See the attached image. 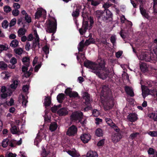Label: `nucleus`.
Instances as JSON below:
<instances>
[{"mask_svg":"<svg viewBox=\"0 0 157 157\" xmlns=\"http://www.w3.org/2000/svg\"><path fill=\"white\" fill-rule=\"evenodd\" d=\"M105 65V61L101 57L98 58L96 63L88 60H85L84 63L85 67L90 69L92 72L103 80L106 78L109 73L108 69Z\"/></svg>","mask_w":157,"mask_h":157,"instance_id":"f257e3e1","label":"nucleus"},{"mask_svg":"<svg viewBox=\"0 0 157 157\" xmlns=\"http://www.w3.org/2000/svg\"><path fill=\"white\" fill-rule=\"evenodd\" d=\"M101 92L103 93L104 94H106V104H105V105L108 106L109 109L112 108L114 105V99L108 86L103 85L102 86Z\"/></svg>","mask_w":157,"mask_h":157,"instance_id":"f03ea898","label":"nucleus"},{"mask_svg":"<svg viewBox=\"0 0 157 157\" xmlns=\"http://www.w3.org/2000/svg\"><path fill=\"white\" fill-rule=\"evenodd\" d=\"M154 43L156 44L154 51V54L152 53H145L143 56V59L147 62H150L151 63L156 62L157 59V38L155 39Z\"/></svg>","mask_w":157,"mask_h":157,"instance_id":"7ed1b4c3","label":"nucleus"},{"mask_svg":"<svg viewBox=\"0 0 157 157\" xmlns=\"http://www.w3.org/2000/svg\"><path fill=\"white\" fill-rule=\"evenodd\" d=\"M47 24V31L49 33H54L56 31L57 28V21L54 18L52 19H49L46 22Z\"/></svg>","mask_w":157,"mask_h":157,"instance_id":"20e7f679","label":"nucleus"},{"mask_svg":"<svg viewBox=\"0 0 157 157\" xmlns=\"http://www.w3.org/2000/svg\"><path fill=\"white\" fill-rule=\"evenodd\" d=\"M83 116L82 112L81 111H76L73 113L70 116V119L72 121H77L80 122L82 120Z\"/></svg>","mask_w":157,"mask_h":157,"instance_id":"39448f33","label":"nucleus"},{"mask_svg":"<svg viewBox=\"0 0 157 157\" xmlns=\"http://www.w3.org/2000/svg\"><path fill=\"white\" fill-rule=\"evenodd\" d=\"M82 97L85 100V104L87 105L84 109L85 111H87L91 109L90 95L87 92H84L83 93Z\"/></svg>","mask_w":157,"mask_h":157,"instance_id":"423d86ee","label":"nucleus"},{"mask_svg":"<svg viewBox=\"0 0 157 157\" xmlns=\"http://www.w3.org/2000/svg\"><path fill=\"white\" fill-rule=\"evenodd\" d=\"M113 14L108 9H105L104 10L103 20L106 22H110L113 20Z\"/></svg>","mask_w":157,"mask_h":157,"instance_id":"0eeeda50","label":"nucleus"},{"mask_svg":"<svg viewBox=\"0 0 157 157\" xmlns=\"http://www.w3.org/2000/svg\"><path fill=\"white\" fill-rule=\"evenodd\" d=\"M77 127L75 125H73L68 128L66 134L69 136H74L77 134Z\"/></svg>","mask_w":157,"mask_h":157,"instance_id":"6e6552de","label":"nucleus"},{"mask_svg":"<svg viewBox=\"0 0 157 157\" xmlns=\"http://www.w3.org/2000/svg\"><path fill=\"white\" fill-rule=\"evenodd\" d=\"M89 27L88 22L87 21L83 20L82 27L79 29V32L81 35H83L86 32Z\"/></svg>","mask_w":157,"mask_h":157,"instance_id":"1a4fd4ad","label":"nucleus"},{"mask_svg":"<svg viewBox=\"0 0 157 157\" xmlns=\"http://www.w3.org/2000/svg\"><path fill=\"white\" fill-rule=\"evenodd\" d=\"M43 15L44 18H46V11L42 9V10H37L35 13V16L36 19H38Z\"/></svg>","mask_w":157,"mask_h":157,"instance_id":"9d476101","label":"nucleus"},{"mask_svg":"<svg viewBox=\"0 0 157 157\" xmlns=\"http://www.w3.org/2000/svg\"><path fill=\"white\" fill-rule=\"evenodd\" d=\"M81 140L84 143H87L91 139V136L89 133H85L82 135L80 136Z\"/></svg>","mask_w":157,"mask_h":157,"instance_id":"9b49d317","label":"nucleus"},{"mask_svg":"<svg viewBox=\"0 0 157 157\" xmlns=\"http://www.w3.org/2000/svg\"><path fill=\"white\" fill-rule=\"evenodd\" d=\"M121 138V135L119 133H115L112 136V140L113 142L115 143L119 141Z\"/></svg>","mask_w":157,"mask_h":157,"instance_id":"f8f14e48","label":"nucleus"},{"mask_svg":"<svg viewBox=\"0 0 157 157\" xmlns=\"http://www.w3.org/2000/svg\"><path fill=\"white\" fill-rule=\"evenodd\" d=\"M127 119L130 122H134L138 119L137 115L135 113H130L128 116Z\"/></svg>","mask_w":157,"mask_h":157,"instance_id":"ddd939ff","label":"nucleus"},{"mask_svg":"<svg viewBox=\"0 0 157 157\" xmlns=\"http://www.w3.org/2000/svg\"><path fill=\"white\" fill-rule=\"evenodd\" d=\"M68 112L66 108H63L59 109L57 111V114L59 116H65L67 115Z\"/></svg>","mask_w":157,"mask_h":157,"instance_id":"4468645a","label":"nucleus"},{"mask_svg":"<svg viewBox=\"0 0 157 157\" xmlns=\"http://www.w3.org/2000/svg\"><path fill=\"white\" fill-rule=\"evenodd\" d=\"M142 90V95L143 98L144 99L149 94V90L148 88L144 86H143L141 87Z\"/></svg>","mask_w":157,"mask_h":157,"instance_id":"2eb2a0df","label":"nucleus"},{"mask_svg":"<svg viewBox=\"0 0 157 157\" xmlns=\"http://www.w3.org/2000/svg\"><path fill=\"white\" fill-rule=\"evenodd\" d=\"M22 139L20 138V140L18 141H17L15 140H10V147H14L15 146V144L18 145H20L22 144Z\"/></svg>","mask_w":157,"mask_h":157,"instance_id":"dca6fc26","label":"nucleus"},{"mask_svg":"<svg viewBox=\"0 0 157 157\" xmlns=\"http://www.w3.org/2000/svg\"><path fill=\"white\" fill-rule=\"evenodd\" d=\"M79 9L77 8L76 10L73 11L72 13V15L74 17V20H75V23L78 26V25L77 22V20L76 19V18L79 15Z\"/></svg>","mask_w":157,"mask_h":157,"instance_id":"f3484780","label":"nucleus"},{"mask_svg":"<svg viewBox=\"0 0 157 157\" xmlns=\"http://www.w3.org/2000/svg\"><path fill=\"white\" fill-rule=\"evenodd\" d=\"M124 90L127 94L132 97L134 96V92L131 87L129 86H125L124 87Z\"/></svg>","mask_w":157,"mask_h":157,"instance_id":"a211bd4d","label":"nucleus"},{"mask_svg":"<svg viewBox=\"0 0 157 157\" xmlns=\"http://www.w3.org/2000/svg\"><path fill=\"white\" fill-rule=\"evenodd\" d=\"M51 102V98L48 96H45V98L44 99V104L46 108H47V107H48L50 105Z\"/></svg>","mask_w":157,"mask_h":157,"instance_id":"6ab92c4d","label":"nucleus"},{"mask_svg":"<svg viewBox=\"0 0 157 157\" xmlns=\"http://www.w3.org/2000/svg\"><path fill=\"white\" fill-rule=\"evenodd\" d=\"M140 10L141 13L143 17L147 19H148L149 17V16L146 10L143 7H141V6H140Z\"/></svg>","mask_w":157,"mask_h":157,"instance_id":"aec40b11","label":"nucleus"},{"mask_svg":"<svg viewBox=\"0 0 157 157\" xmlns=\"http://www.w3.org/2000/svg\"><path fill=\"white\" fill-rule=\"evenodd\" d=\"M65 98V95L63 93H60L57 96V99L59 103H62Z\"/></svg>","mask_w":157,"mask_h":157,"instance_id":"412c9836","label":"nucleus"},{"mask_svg":"<svg viewBox=\"0 0 157 157\" xmlns=\"http://www.w3.org/2000/svg\"><path fill=\"white\" fill-rule=\"evenodd\" d=\"M11 132L13 134H17L18 135L20 134L19 133L20 132L17 126L16 125H14L12 127Z\"/></svg>","mask_w":157,"mask_h":157,"instance_id":"4be33fe9","label":"nucleus"},{"mask_svg":"<svg viewBox=\"0 0 157 157\" xmlns=\"http://www.w3.org/2000/svg\"><path fill=\"white\" fill-rule=\"evenodd\" d=\"M148 117L150 118L153 119L154 121H157V110L150 113Z\"/></svg>","mask_w":157,"mask_h":157,"instance_id":"5701e85b","label":"nucleus"},{"mask_svg":"<svg viewBox=\"0 0 157 157\" xmlns=\"http://www.w3.org/2000/svg\"><path fill=\"white\" fill-rule=\"evenodd\" d=\"M49 46H48L47 44L45 45L43 48V50L46 55V58H47L48 57V54L49 53Z\"/></svg>","mask_w":157,"mask_h":157,"instance_id":"b1692460","label":"nucleus"},{"mask_svg":"<svg viewBox=\"0 0 157 157\" xmlns=\"http://www.w3.org/2000/svg\"><path fill=\"white\" fill-rule=\"evenodd\" d=\"M87 157H98L97 153L96 151H90L86 154Z\"/></svg>","mask_w":157,"mask_h":157,"instance_id":"393cba45","label":"nucleus"},{"mask_svg":"<svg viewBox=\"0 0 157 157\" xmlns=\"http://www.w3.org/2000/svg\"><path fill=\"white\" fill-rule=\"evenodd\" d=\"M22 61L24 65L27 67H29L30 61V59L29 57H25L22 58Z\"/></svg>","mask_w":157,"mask_h":157,"instance_id":"a878e982","label":"nucleus"},{"mask_svg":"<svg viewBox=\"0 0 157 157\" xmlns=\"http://www.w3.org/2000/svg\"><path fill=\"white\" fill-rule=\"evenodd\" d=\"M10 140L8 139H4L2 143V146L4 148L6 147L8 145L10 146Z\"/></svg>","mask_w":157,"mask_h":157,"instance_id":"bb28decb","label":"nucleus"},{"mask_svg":"<svg viewBox=\"0 0 157 157\" xmlns=\"http://www.w3.org/2000/svg\"><path fill=\"white\" fill-rule=\"evenodd\" d=\"M103 14H104V11L97 10L96 12L95 15L98 20L102 17L103 19Z\"/></svg>","mask_w":157,"mask_h":157,"instance_id":"cd10ccee","label":"nucleus"},{"mask_svg":"<svg viewBox=\"0 0 157 157\" xmlns=\"http://www.w3.org/2000/svg\"><path fill=\"white\" fill-rule=\"evenodd\" d=\"M140 69L142 71L145 72L147 71L148 68L145 63H142L140 65Z\"/></svg>","mask_w":157,"mask_h":157,"instance_id":"c85d7f7f","label":"nucleus"},{"mask_svg":"<svg viewBox=\"0 0 157 157\" xmlns=\"http://www.w3.org/2000/svg\"><path fill=\"white\" fill-rule=\"evenodd\" d=\"M88 2H91V5L94 6H96L99 4L102 0H87Z\"/></svg>","mask_w":157,"mask_h":157,"instance_id":"c756f323","label":"nucleus"},{"mask_svg":"<svg viewBox=\"0 0 157 157\" xmlns=\"http://www.w3.org/2000/svg\"><path fill=\"white\" fill-rule=\"evenodd\" d=\"M57 125L56 123H51L49 126V130L52 132L55 131L57 128Z\"/></svg>","mask_w":157,"mask_h":157,"instance_id":"7c9ffc66","label":"nucleus"},{"mask_svg":"<svg viewBox=\"0 0 157 157\" xmlns=\"http://www.w3.org/2000/svg\"><path fill=\"white\" fill-rule=\"evenodd\" d=\"M8 67L7 64L3 61L0 62V68L3 70H6Z\"/></svg>","mask_w":157,"mask_h":157,"instance_id":"2f4dec72","label":"nucleus"},{"mask_svg":"<svg viewBox=\"0 0 157 157\" xmlns=\"http://www.w3.org/2000/svg\"><path fill=\"white\" fill-rule=\"evenodd\" d=\"M67 153L73 157H79V155L75 151L69 150L67 151Z\"/></svg>","mask_w":157,"mask_h":157,"instance_id":"473e14b6","label":"nucleus"},{"mask_svg":"<svg viewBox=\"0 0 157 157\" xmlns=\"http://www.w3.org/2000/svg\"><path fill=\"white\" fill-rule=\"evenodd\" d=\"M95 133L97 136L98 137L102 136L103 135V131L100 128H98L96 130Z\"/></svg>","mask_w":157,"mask_h":157,"instance_id":"72a5a7b5","label":"nucleus"},{"mask_svg":"<svg viewBox=\"0 0 157 157\" xmlns=\"http://www.w3.org/2000/svg\"><path fill=\"white\" fill-rule=\"evenodd\" d=\"M18 84V82L17 80L13 81V83L11 85L10 87L11 88L15 89L17 87Z\"/></svg>","mask_w":157,"mask_h":157,"instance_id":"f704fd0d","label":"nucleus"},{"mask_svg":"<svg viewBox=\"0 0 157 157\" xmlns=\"http://www.w3.org/2000/svg\"><path fill=\"white\" fill-rule=\"evenodd\" d=\"M18 45V41L16 40H13L10 44V46L13 48H16Z\"/></svg>","mask_w":157,"mask_h":157,"instance_id":"c9c22d12","label":"nucleus"},{"mask_svg":"<svg viewBox=\"0 0 157 157\" xmlns=\"http://www.w3.org/2000/svg\"><path fill=\"white\" fill-rule=\"evenodd\" d=\"M4 104L8 106H12L14 105V100L13 98H11L10 101H6Z\"/></svg>","mask_w":157,"mask_h":157,"instance_id":"e433bc0d","label":"nucleus"},{"mask_svg":"<svg viewBox=\"0 0 157 157\" xmlns=\"http://www.w3.org/2000/svg\"><path fill=\"white\" fill-rule=\"evenodd\" d=\"M112 128H113L116 132H119L120 131V129L118 126L114 123H112L111 125L110 126Z\"/></svg>","mask_w":157,"mask_h":157,"instance_id":"4c0bfd02","label":"nucleus"},{"mask_svg":"<svg viewBox=\"0 0 157 157\" xmlns=\"http://www.w3.org/2000/svg\"><path fill=\"white\" fill-rule=\"evenodd\" d=\"M140 134V133L138 132H136L135 133L133 132L130 135L129 138L131 139L132 140L136 138L138 135Z\"/></svg>","mask_w":157,"mask_h":157,"instance_id":"58836bf2","label":"nucleus"},{"mask_svg":"<svg viewBox=\"0 0 157 157\" xmlns=\"http://www.w3.org/2000/svg\"><path fill=\"white\" fill-rule=\"evenodd\" d=\"M154 4L153 8L154 12L155 14L157 13V0H153Z\"/></svg>","mask_w":157,"mask_h":157,"instance_id":"ea45409f","label":"nucleus"},{"mask_svg":"<svg viewBox=\"0 0 157 157\" xmlns=\"http://www.w3.org/2000/svg\"><path fill=\"white\" fill-rule=\"evenodd\" d=\"M26 31V30L25 29L21 28L18 31V35H23L25 34Z\"/></svg>","mask_w":157,"mask_h":157,"instance_id":"a19ab883","label":"nucleus"},{"mask_svg":"<svg viewBox=\"0 0 157 157\" xmlns=\"http://www.w3.org/2000/svg\"><path fill=\"white\" fill-rule=\"evenodd\" d=\"M3 9L4 11L6 13H9L12 10L11 8L9 6H5Z\"/></svg>","mask_w":157,"mask_h":157,"instance_id":"79ce46f5","label":"nucleus"},{"mask_svg":"<svg viewBox=\"0 0 157 157\" xmlns=\"http://www.w3.org/2000/svg\"><path fill=\"white\" fill-rule=\"evenodd\" d=\"M147 151L149 155H153L156 151L153 148L150 147L148 149Z\"/></svg>","mask_w":157,"mask_h":157,"instance_id":"37998d69","label":"nucleus"},{"mask_svg":"<svg viewBox=\"0 0 157 157\" xmlns=\"http://www.w3.org/2000/svg\"><path fill=\"white\" fill-rule=\"evenodd\" d=\"M69 96L70 98H78V94L77 92L76 91H73L71 92Z\"/></svg>","mask_w":157,"mask_h":157,"instance_id":"c03bdc74","label":"nucleus"},{"mask_svg":"<svg viewBox=\"0 0 157 157\" xmlns=\"http://www.w3.org/2000/svg\"><path fill=\"white\" fill-rule=\"evenodd\" d=\"M14 51L16 54L18 55H21L22 54L23 50L21 48H20L15 49H14Z\"/></svg>","mask_w":157,"mask_h":157,"instance_id":"a18cd8bd","label":"nucleus"},{"mask_svg":"<svg viewBox=\"0 0 157 157\" xmlns=\"http://www.w3.org/2000/svg\"><path fill=\"white\" fill-rule=\"evenodd\" d=\"M2 27L5 29L7 28L9 25V23L7 20H4L2 23Z\"/></svg>","mask_w":157,"mask_h":157,"instance_id":"49530a36","label":"nucleus"},{"mask_svg":"<svg viewBox=\"0 0 157 157\" xmlns=\"http://www.w3.org/2000/svg\"><path fill=\"white\" fill-rule=\"evenodd\" d=\"M126 33L125 30L121 29V30L120 32V34L121 37L123 39H125L126 38V36L124 35V34H126Z\"/></svg>","mask_w":157,"mask_h":157,"instance_id":"de8ad7c7","label":"nucleus"},{"mask_svg":"<svg viewBox=\"0 0 157 157\" xmlns=\"http://www.w3.org/2000/svg\"><path fill=\"white\" fill-rule=\"evenodd\" d=\"M8 49L7 47L4 45L0 44V53L2 52L3 51H6Z\"/></svg>","mask_w":157,"mask_h":157,"instance_id":"09e8293b","label":"nucleus"},{"mask_svg":"<svg viewBox=\"0 0 157 157\" xmlns=\"http://www.w3.org/2000/svg\"><path fill=\"white\" fill-rule=\"evenodd\" d=\"M22 105L24 106V107H26V104L28 102L27 100L25 98V96L22 95Z\"/></svg>","mask_w":157,"mask_h":157,"instance_id":"8fccbe9b","label":"nucleus"},{"mask_svg":"<svg viewBox=\"0 0 157 157\" xmlns=\"http://www.w3.org/2000/svg\"><path fill=\"white\" fill-rule=\"evenodd\" d=\"M99 112L97 109H94L92 112V115L95 117H98L99 115Z\"/></svg>","mask_w":157,"mask_h":157,"instance_id":"3c124183","label":"nucleus"},{"mask_svg":"<svg viewBox=\"0 0 157 157\" xmlns=\"http://www.w3.org/2000/svg\"><path fill=\"white\" fill-rule=\"evenodd\" d=\"M8 96H10V93L7 94L6 93H3L0 94V96L2 98L5 99Z\"/></svg>","mask_w":157,"mask_h":157,"instance_id":"603ef678","label":"nucleus"},{"mask_svg":"<svg viewBox=\"0 0 157 157\" xmlns=\"http://www.w3.org/2000/svg\"><path fill=\"white\" fill-rule=\"evenodd\" d=\"M16 18H14L13 19L10 21V24H9V26L10 27H11L14 25L16 24Z\"/></svg>","mask_w":157,"mask_h":157,"instance_id":"864d4df0","label":"nucleus"},{"mask_svg":"<svg viewBox=\"0 0 157 157\" xmlns=\"http://www.w3.org/2000/svg\"><path fill=\"white\" fill-rule=\"evenodd\" d=\"M71 90L72 89L70 88H67L65 90V93L67 95L69 96L72 92V91Z\"/></svg>","mask_w":157,"mask_h":157,"instance_id":"5fc2aeb1","label":"nucleus"},{"mask_svg":"<svg viewBox=\"0 0 157 157\" xmlns=\"http://www.w3.org/2000/svg\"><path fill=\"white\" fill-rule=\"evenodd\" d=\"M93 40V38H89L88 39L86 40L85 42V45L86 46H88L91 43H93V42L92 41Z\"/></svg>","mask_w":157,"mask_h":157,"instance_id":"6e6d98bb","label":"nucleus"},{"mask_svg":"<svg viewBox=\"0 0 157 157\" xmlns=\"http://www.w3.org/2000/svg\"><path fill=\"white\" fill-rule=\"evenodd\" d=\"M105 141V139H102L100 140L98 143L97 146L98 147L103 146L104 144Z\"/></svg>","mask_w":157,"mask_h":157,"instance_id":"4d7b16f0","label":"nucleus"},{"mask_svg":"<svg viewBox=\"0 0 157 157\" xmlns=\"http://www.w3.org/2000/svg\"><path fill=\"white\" fill-rule=\"evenodd\" d=\"M42 140L41 139V138L40 137V136L39 134L38 133L37 134V136L35 139L34 141V143H36V142H40Z\"/></svg>","mask_w":157,"mask_h":157,"instance_id":"13d9d810","label":"nucleus"},{"mask_svg":"<svg viewBox=\"0 0 157 157\" xmlns=\"http://www.w3.org/2000/svg\"><path fill=\"white\" fill-rule=\"evenodd\" d=\"M89 21L90 22V25L89 26L90 28L89 29H90L92 28L93 27V25L94 23V19L93 17H90Z\"/></svg>","mask_w":157,"mask_h":157,"instance_id":"bf43d9fd","label":"nucleus"},{"mask_svg":"<svg viewBox=\"0 0 157 157\" xmlns=\"http://www.w3.org/2000/svg\"><path fill=\"white\" fill-rule=\"evenodd\" d=\"M12 14L14 16H17L19 13V11L17 9L13 10L12 11Z\"/></svg>","mask_w":157,"mask_h":157,"instance_id":"052dcab7","label":"nucleus"},{"mask_svg":"<svg viewBox=\"0 0 157 157\" xmlns=\"http://www.w3.org/2000/svg\"><path fill=\"white\" fill-rule=\"evenodd\" d=\"M105 121L110 126L111 125V124H112V123H113L112 120L108 118H105Z\"/></svg>","mask_w":157,"mask_h":157,"instance_id":"680f3d73","label":"nucleus"},{"mask_svg":"<svg viewBox=\"0 0 157 157\" xmlns=\"http://www.w3.org/2000/svg\"><path fill=\"white\" fill-rule=\"evenodd\" d=\"M10 62L13 64H15L17 62V59L14 57L12 58L10 60Z\"/></svg>","mask_w":157,"mask_h":157,"instance_id":"e2e57ef3","label":"nucleus"},{"mask_svg":"<svg viewBox=\"0 0 157 157\" xmlns=\"http://www.w3.org/2000/svg\"><path fill=\"white\" fill-rule=\"evenodd\" d=\"M149 134L151 136H157V131H150Z\"/></svg>","mask_w":157,"mask_h":157,"instance_id":"0e129e2a","label":"nucleus"},{"mask_svg":"<svg viewBox=\"0 0 157 157\" xmlns=\"http://www.w3.org/2000/svg\"><path fill=\"white\" fill-rule=\"evenodd\" d=\"M25 19L26 22L28 23H29L31 22V17L28 15V14L25 16Z\"/></svg>","mask_w":157,"mask_h":157,"instance_id":"69168bd1","label":"nucleus"},{"mask_svg":"<svg viewBox=\"0 0 157 157\" xmlns=\"http://www.w3.org/2000/svg\"><path fill=\"white\" fill-rule=\"evenodd\" d=\"M48 153L49 152H47L45 149L44 148V149H43V151L42 153H41V155L43 157H46L48 155Z\"/></svg>","mask_w":157,"mask_h":157,"instance_id":"338daca9","label":"nucleus"},{"mask_svg":"<svg viewBox=\"0 0 157 157\" xmlns=\"http://www.w3.org/2000/svg\"><path fill=\"white\" fill-rule=\"evenodd\" d=\"M116 38L114 36H112L110 39L111 42L112 43L113 45H114L115 43H116Z\"/></svg>","mask_w":157,"mask_h":157,"instance_id":"774afa93","label":"nucleus"}]
</instances>
